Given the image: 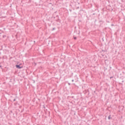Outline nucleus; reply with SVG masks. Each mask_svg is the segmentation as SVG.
<instances>
[{"label": "nucleus", "instance_id": "nucleus-1", "mask_svg": "<svg viewBox=\"0 0 125 125\" xmlns=\"http://www.w3.org/2000/svg\"><path fill=\"white\" fill-rule=\"evenodd\" d=\"M80 4V3H76L74 2L72 5H70L71 7H72L74 9H79L80 8V6L79 5Z\"/></svg>", "mask_w": 125, "mask_h": 125}, {"label": "nucleus", "instance_id": "nucleus-2", "mask_svg": "<svg viewBox=\"0 0 125 125\" xmlns=\"http://www.w3.org/2000/svg\"><path fill=\"white\" fill-rule=\"evenodd\" d=\"M24 66V64L20 63V62H18L17 64L16 65V67L17 69H22Z\"/></svg>", "mask_w": 125, "mask_h": 125}, {"label": "nucleus", "instance_id": "nucleus-3", "mask_svg": "<svg viewBox=\"0 0 125 125\" xmlns=\"http://www.w3.org/2000/svg\"><path fill=\"white\" fill-rule=\"evenodd\" d=\"M83 93L85 94L86 95L89 96V90L88 89H85L84 91H83Z\"/></svg>", "mask_w": 125, "mask_h": 125}, {"label": "nucleus", "instance_id": "nucleus-4", "mask_svg": "<svg viewBox=\"0 0 125 125\" xmlns=\"http://www.w3.org/2000/svg\"><path fill=\"white\" fill-rule=\"evenodd\" d=\"M3 53L5 54V55H6L7 54H9V50L7 49H4L3 50Z\"/></svg>", "mask_w": 125, "mask_h": 125}, {"label": "nucleus", "instance_id": "nucleus-5", "mask_svg": "<svg viewBox=\"0 0 125 125\" xmlns=\"http://www.w3.org/2000/svg\"><path fill=\"white\" fill-rule=\"evenodd\" d=\"M104 22H105V21H103V20H100L99 21V23H100V27H101L102 26V24H104Z\"/></svg>", "mask_w": 125, "mask_h": 125}, {"label": "nucleus", "instance_id": "nucleus-6", "mask_svg": "<svg viewBox=\"0 0 125 125\" xmlns=\"http://www.w3.org/2000/svg\"><path fill=\"white\" fill-rule=\"evenodd\" d=\"M104 17L102 16H100V15H99L98 16V19L99 21L100 20H103V18Z\"/></svg>", "mask_w": 125, "mask_h": 125}, {"label": "nucleus", "instance_id": "nucleus-7", "mask_svg": "<svg viewBox=\"0 0 125 125\" xmlns=\"http://www.w3.org/2000/svg\"><path fill=\"white\" fill-rule=\"evenodd\" d=\"M124 80V78L123 77H120V82H121V83H124L125 81L124 80Z\"/></svg>", "mask_w": 125, "mask_h": 125}, {"label": "nucleus", "instance_id": "nucleus-8", "mask_svg": "<svg viewBox=\"0 0 125 125\" xmlns=\"http://www.w3.org/2000/svg\"><path fill=\"white\" fill-rule=\"evenodd\" d=\"M104 63L106 65L108 64V63H109V61L108 60H104Z\"/></svg>", "mask_w": 125, "mask_h": 125}, {"label": "nucleus", "instance_id": "nucleus-9", "mask_svg": "<svg viewBox=\"0 0 125 125\" xmlns=\"http://www.w3.org/2000/svg\"><path fill=\"white\" fill-rule=\"evenodd\" d=\"M11 98H12V100L13 101V102H15V101H16V98H14L13 96H11Z\"/></svg>", "mask_w": 125, "mask_h": 125}, {"label": "nucleus", "instance_id": "nucleus-10", "mask_svg": "<svg viewBox=\"0 0 125 125\" xmlns=\"http://www.w3.org/2000/svg\"><path fill=\"white\" fill-rule=\"evenodd\" d=\"M56 22H59V23H61V20L59 18H58V19L56 20Z\"/></svg>", "mask_w": 125, "mask_h": 125}, {"label": "nucleus", "instance_id": "nucleus-11", "mask_svg": "<svg viewBox=\"0 0 125 125\" xmlns=\"http://www.w3.org/2000/svg\"><path fill=\"white\" fill-rule=\"evenodd\" d=\"M13 116H15V117H17V112H15L13 113Z\"/></svg>", "mask_w": 125, "mask_h": 125}, {"label": "nucleus", "instance_id": "nucleus-12", "mask_svg": "<svg viewBox=\"0 0 125 125\" xmlns=\"http://www.w3.org/2000/svg\"><path fill=\"white\" fill-rule=\"evenodd\" d=\"M111 119H112V117H111V115H109L108 117V119L110 120Z\"/></svg>", "mask_w": 125, "mask_h": 125}, {"label": "nucleus", "instance_id": "nucleus-13", "mask_svg": "<svg viewBox=\"0 0 125 125\" xmlns=\"http://www.w3.org/2000/svg\"><path fill=\"white\" fill-rule=\"evenodd\" d=\"M102 52H107V50H102Z\"/></svg>", "mask_w": 125, "mask_h": 125}, {"label": "nucleus", "instance_id": "nucleus-14", "mask_svg": "<svg viewBox=\"0 0 125 125\" xmlns=\"http://www.w3.org/2000/svg\"><path fill=\"white\" fill-rule=\"evenodd\" d=\"M54 30H56V28L53 27L52 29H51V31H54Z\"/></svg>", "mask_w": 125, "mask_h": 125}, {"label": "nucleus", "instance_id": "nucleus-15", "mask_svg": "<svg viewBox=\"0 0 125 125\" xmlns=\"http://www.w3.org/2000/svg\"><path fill=\"white\" fill-rule=\"evenodd\" d=\"M73 39H74V40H77V37L74 36Z\"/></svg>", "mask_w": 125, "mask_h": 125}, {"label": "nucleus", "instance_id": "nucleus-16", "mask_svg": "<svg viewBox=\"0 0 125 125\" xmlns=\"http://www.w3.org/2000/svg\"><path fill=\"white\" fill-rule=\"evenodd\" d=\"M2 38H6V35H2Z\"/></svg>", "mask_w": 125, "mask_h": 125}, {"label": "nucleus", "instance_id": "nucleus-17", "mask_svg": "<svg viewBox=\"0 0 125 125\" xmlns=\"http://www.w3.org/2000/svg\"><path fill=\"white\" fill-rule=\"evenodd\" d=\"M106 22H107V23H110V21H108V20H106Z\"/></svg>", "mask_w": 125, "mask_h": 125}, {"label": "nucleus", "instance_id": "nucleus-18", "mask_svg": "<svg viewBox=\"0 0 125 125\" xmlns=\"http://www.w3.org/2000/svg\"><path fill=\"white\" fill-rule=\"evenodd\" d=\"M1 50H2V49H0V55L1 54V52L0 51Z\"/></svg>", "mask_w": 125, "mask_h": 125}, {"label": "nucleus", "instance_id": "nucleus-19", "mask_svg": "<svg viewBox=\"0 0 125 125\" xmlns=\"http://www.w3.org/2000/svg\"><path fill=\"white\" fill-rule=\"evenodd\" d=\"M113 78H114V77L111 76V77H109V79H110V80H111V79H113Z\"/></svg>", "mask_w": 125, "mask_h": 125}, {"label": "nucleus", "instance_id": "nucleus-20", "mask_svg": "<svg viewBox=\"0 0 125 125\" xmlns=\"http://www.w3.org/2000/svg\"><path fill=\"white\" fill-rule=\"evenodd\" d=\"M96 21H97V20L96 19H95V21H94L95 24V23H96Z\"/></svg>", "mask_w": 125, "mask_h": 125}, {"label": "nucleus", "instance_id": "nucleus-21", "mask_svg": "<svg viewBox=\"0 0 125 125\" xmlns=\"http://www.w3.org/2000/svg\"><path fill=\"white\" fill-rule=\"evenodd\" d=\"M0 68L2 70V66H1V65H0Z\"/></svg>", "mask_w": 125, "mask_h": 125}, {"label": "nucleus", "instance_id": "nucleus-22", "mask_svg": "<svg viewBox=\"0 0 125 125\" xmlns=\"http://www.w3.org/2000/svg\"><path fill=\"white\" fill-rule=\"evenodd\" d=\"M56 17H57L58 18H59V16L57 15V16H56Z\"/></svg>", "mask_w": 125, "mask_h": 125}, {"label": "nucleus", "instance_id": "nucleus-23", "mask_svg": "<svg viewBox=\"0 0 125 125\" xmlns=\"http://www.w3.org/2000/svg\"><path fill=\"white\" fill-rule=\"evenodd\" d=\"M114 10V9H111V12H112V11H113Z\"/></svg>", "mask_w": 125, "mask_h": 125}, {"label": "nucleus", "instance_id": "nucleus-24", "mask_svg": "<svg viewBox=\"0 0 125 125\" xmlns=\"http://www.w3.org/2000/svg\"><path fill=\"white\" fill-rule=\"evenodd\" d=\"M43 106L44 109H45V106L44 105H43Z\"/></svg>", "mask_w": 125, "mask_h": 125}, {"label": "nucleus", "instance_id": "nucleus-25", "mask_svg": "<svg viewBox=\"0 0 125 125\" xmlns=\"http://www.w3.org/2000/svg\"><path fill=\"white\" fill-rule=\"evenodd\" d=\"M81 11H83V9L80 10V12H81Z\"/></svg>", "mask_w": 125, "mask_h": 125}, {"label": "nucleus", "instance_id": "nucleus-26", "mask_svg": "<svg viewBox=\"0 0 125 125\" xmlns=\"http://www.w3.org/2000/svg\"><path fill=\"white\" fill-rule=\"evenodd\" d=\"M102 56H104V55H103V54H101Z\"/></svg>", "mask_w": 125, "mask_h": 125}, {"label": "nucleus", "instance_id": "nucleus-27", "mask_svg": "<svg viewBox=\"0 0 125 125\" xmlns=\"http://www.w3.org/2000/svg\"><path fill=\"white\" fill-rule=\"evenodd\" d=\"M69 11L72 12V10L69 9Z\"/></svg>", "mask_w": 125, "mask_h": 125}, {"label": "nucleus", "instance_id": "nucleus-28", "mask_svg": "<svg viewBox=\"0 0 125 125\" xmlns=\"http://www.w3.org/2000/svg\"><path fill=\"white\" fill-rule=\"evenodd\" d=\"M79 22H82V21L79 20Z\"/></svg>", "mask_w": 125, "mask_h": 125}, {"label": "nucleus", "instance_id": "nucleus-29", "mask_svg": "<svg viewBox=\"0 0 125 125\" xmlns=\"http://www.w3.org/2000/svg\"><path fill=\"white\" fill-rule=\"evenodd\" d=\"M119 84H122V83H119Z\"/></svg>", "mask_w": 125, "mask_h": 125}, {"label": "nucleus", "instance_id": "nucleus-30", "mask_svg": "<svg viewBox=\"0 0 125 125\" xmlns=\"http://www.w3.org/2000/svg\"><path fill=\"white\" fill-rule=\"evenodd\" d=\"M68 84H69V85H71V83H68Z\"/></svg>", "mask_w": 125, "mask_h": 125}, {"label": "nucleus", "instance_id": "nucleus-31", "mask_svg": "<svg viewBox=\"0 0 125 125\" xmlns=\"http://www.w3.org/2000/svg\"><path fill=\"white\" fill-rule=\"evenodd\" d=\"M93 15H95V13H93Z\"/></svg>", "mask_w": 125, "mask_h": 125}, {"label": "nucleus", "instance_id": "nucleus-32", "mask_svg": "<svg viewBox=\"0 0 125 125\" xmlns=\"http://www.w3.org/2000/svg\"><path fill=\"white\" fill-rule=\"evenodd\" d=\"M11 113H12V114L13 113V112H12V111H11Z\"/></svg>", "mask_w": 125, "mask_h": 125}, {"label": "nucleus", "instance_id": "nucleus-33", "mask_svg": "<svg viewBox=\"0 0 125 125\" xmlns=\"http://www.w3.org/2000/svg\"><path fill=\"white\" fill-rule=\"evenodd\" d=\"M102 14H104V12H102Z\"/></svg>", "mask_w": 125, "mask_h": 125}, {"label": "nucleus", "instance_id": "nucleus-34", "mask_svg": "<svg viewBox=\"0 0 125 125\" xmlns=\"http://www.w3.org/2000/svg\"><path fill=\"white\" fill-rule=\"evenodd\" d=\"M79 33H78V35H80V31H79Z\"/></svg>", "mask_w": 125, "mask_h": 125}, {"label": "nucleus", "instance_id": "nucleus-35", "mask_svg": "<svg viewBox=\"0 0 125 125\" xmlns=\"http://www.w3.org/2000/svg\"><path fill=\"white\" fill-rule=\"evenodd\" d=\"M111 26H114V24H111Z\"/></svg>", "mask_w": 125, "mask_h": 125}, {"label": "nucleus", "instance_id": "nucleus-36", "mask_svg": "<svg viewBox=\"0 0 125 125\" xmlns=\"http://www.w3.org/2000/svg\"><path fill=\"white\" fill-rule=\"evenodd\" d=\"M72 82H74V80H72Z\"/></svg>", "mask_w": 125, "mask_h": 125}, {"label": "nucleus", "instance_id": "nucleus-37", "mask_svg": "<svg viewBox=\"0 0 125 125\" xmlns=\"http://www.w3.org/2000/svg\"><path fill=\"white\" fill-rule=\"evenodd\" d=\"M54 19H55V17H54Z\"/></svg>", "mask_w": 125, "mask_h": 125}, {"label": "nucleus", "instance_id": "nucleus-38", "mask_svg": "<svg viewBox=\"0 0 125 125\" xmlns=\"http://www.w3.org/2000/svg\"><path fill=\"white\" fill-rule=\"evenodd\" d=\"M103 10H104V8L103 9Z\"/></svg>", "mask_w": 125, "mask_h": 125}, {"label": "nucleus", "instance_id": "nucleus-39", "mask_svg": "<svg viewBox=\"0 0 125 125\" xmlns=\"http://www.w3.org/2000/svg\"><path fill=\"white\" fill-rule=\"evenodd\" d=\"M35 65H37V63H35Z\"/></svg>", "mask_w": 125, "mask_h": 125}, {"label": "nucleus", "instance_id": "nucleus-40", "mask_svg": "<svg viewBox=\"0 0 125 125\" xmlns=\"http://www.w3.org/2000/svg\"><path fill=\"white\" fill-rule=\"evenodd\" d=\"M26 42L25 43V44H26Z\"/></svg>", "mask_w": 125, "mask_h": 125}, {"label": "nucleus", "instance_id": "nucleus-41", "mask_svg": "<svg viewBox=\"0 0 125 125\" xmlns=\"http://www.w3.org/2000/svg\"><path fill=\"white\" fill-rule=\"evenodd\" d=\"M1 35H0V37L1 36Z\"/></svg>", "mask_w": 125, "mask_h": 125}, {"label": "nucleus", "instance_id": "nucleus-42", "mask_svg": "<svg viewBox=\"0 0 125 125\" xmlns=\"http://www.w3.org/2000/svg\"><path fill=\"white\" fill-rule=\"evenodd\" d=\"M73 84H74V85H75V83H73Z\"/></svg>", "mask_w": 125, "mask_h": 125}]
</instances>
